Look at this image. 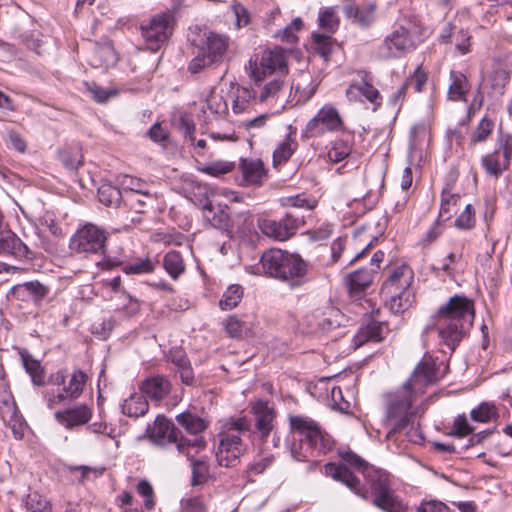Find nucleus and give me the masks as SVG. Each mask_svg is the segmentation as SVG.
<instances>
[{
  "label": "nucleus",
  "instance_id": "1",
  "mask_svg": "<svg viewBox=\"0 0 512 512\" xmlns=\"http://www.w3.org/2000/svg\"><path fill=\"white\" fill-rule=\"evenodd\" d=\"M338 456L343 463L328 462L324 465L325 475L335 481L341 482L356 495L366 498V491L361 481L350 470L363 474L371 486L374 504L386 512H402L403 505L390 490L387 476L376 470L365 459L351 449L338 450Z\"/></svg>",
  "mask_w": 512,
  "mask_h": 512
},
{
  "label": "nucleus",
  "instance_id": "2",
  "mask_svg": "<svg viewBox=\"0 0 512 512\" xmlns=\"http://www.w3.org/2000/svg\"><path fill=\"white\" fill-rule=\"evenodd\" d=\"M475 318L474 303L465 295H454L439 307L435 321L436 330L441 343L451 353L467 337Z\"/></svg>",
  "mask_w": 512,
  "mask_h": 512
},
{
  "label": "nucleus",
  "instance_id": "3",
  "mask_svg": "<svg viewBox=\"0 0 512 512\" xmlns=\"http://www.w3.org/2000/svg\"><path fill=\"white\" fill-rule=\"evenodd\" d=\"M416 382V368L413 369L409 378L395 391L384 395L385 412L388 421L393 423V428L388 437L395 433H401L410 427L404 434V439L414 444L416 431H413V424L416 418V408L413 403L416 399L414 383Z\"/></svg>",
  "mask_w": 512,
  "mask_h": 512
},
{
  "label": "nucleus",
  "instance_id": "4",
  "mask_svg": "<svg viewBox=\"0 0 512 512\" xmlns=\"http://www.w3.org/2000/svg\"><path fill=\"white\" fill-rule=\"evenodd\" d=\"M289 424L291 432L300 436L299 441L294 440L290 447L295 460L308 461L332 450L334 440L315 420L306 416L291 415Z\"/></svg>",
  "mask_w": 512,
  "mask_h": 512
},
{
  "label": "nucleus",
  "instance_id": "5",
  "mask_svg": "<svg viewBox=\"0 0 512 512\" xmlns=\"http://www.w3.org/2000/svg\"><path fill=\"white\" fill-rule=\"evenodd\" d=\"M262 273L270 278L299 287L306 281L308 264L298 254L279 248H270L260 257Z\"/></svg>",
  "mask_w": 512,
  "mask_h": 512
},
{
  "label": "nucleus",
  "instance_id": "6",
  "mask_svg": "<svg viewBox=\"0 0 512 512\" xmlns=\"http://www.w3.org/2000/svg\"><path fill=\"white\" fill-rule=\"evenodd\" d=\"M414 270L403 263L393 268L382 283L380 296L391 312L399 314L412 307L416 300Z\"/></svg>",
  "mask_w": 512,
  "mask_h": 512
},
{
  "label": "nucleus",
  "instance_id": "7",
  "mask_svg": "<svg viewBox=\"0 0 512 512\" xmlns=\"http://www.w3.org/2000/svg\"><path fill=\"white\" fill-rule=\"evenodd\" d=\"M251 427V420L247 416H231L224 420L216 453L220 466L234 467L239 463L240 456L246 451L241 436L250 433Z\"/></svg>",
  "mask_w": 512,
  "mask_h": 512
},
{
  "label": "nucleus",
  "instance_id": "8",
  "mask_svg": "<svg viewBox=\"0 0 512 512\" xmlns=\"http://www.w3.org/2000/svg\"><path fill=\"white\" fill-rule=\"evenodd\" d=\"M145 436L153 445L160 448H167L169 445L174 444L179 454H184L189 447L200 451L204 450L207 446L204 437L189 439L183 436L173 421L162 414L155 418L153 424L147 425Z\"/></svg>",
  "mask_w": 512,
  "mask_h": 512
},
{
  "label": "nucleus",
  "instance_id": "9",
  "mask_svg": "<svg viewBox=\"0 0 512 512\" xmlns=\"http://www.w3.org/2000/svg\"><path fill=\"white\" fill-rule=\"evenodd\" d=\"M108 231L91 222L80 225L69 240V249L72 253L89 257L91 255H104Z\"/></svg>",
  "mask_w": 512,
  "mask_h": 512
},
{
  "label": "nucleus",
  "instance_id": "10",
  "mask_svg": "<svg viewBox=\"0 0 512 512\" xmlns=\"http://www.w3.org/2000/svg\"><path fill=\"white\" fill-rule=\"evenodd\" d=\"M228 49V38L209 32L205 41L197 48V52L188 64L191 74H199L222 61Z\"/></svg>",
  "mask_w": 512,
  "mask_h": 512
},
{
  "label": "nucleus",
  "instance_id": "11",
  "mask_svg": "<svg viewBox=\"0 0 512 512\" xmlns=\"http://www.w3.org/2000/svg\"><path fill=\"white\" fill-rule=\"evenodd\" d=\"M178 10V6H172L171 11H166L152 17L148 24H142L141 35L146 46L151 51H157L162 44L167 41L172 34L174 24L176 22L174 13Z\"/></svg>",
  "mask_w": 512,
  "mask_h": 512
},
{
  "label": "nucleus",
  "instance_id": "12",
  "mask_svg": "<svg viewBox=\"0 0 512 512\" xmlns=\"http://www.w3.org/2000/svg\"><path fill=\"white\" fill-rule=\"evenodd\" d=\"M288 50L281 46L267 48L262 52L259 66L257 61H249L251 68V77L255 82L262 81L267 75L277 74V76H286L289 68L287 63Z\"/></svg>",
  "mask_w": 512,
  "mask_h": 512
},
{
  "label": "nucleus",
  "instance_id": "13",
  "mask_svg": "<svg viewBox=\"0 0 512 512\" xmlns=\"http://www.w3.org/2000/svg\"><path fill=\"white\" fill-rule=\"evenodd\" d=\"M305 218L304 214L289 211L279 220H258V227L265 236L276 241H285L295 235L297 230L305 224Z\"/></svg>",
  "mask_w": 512,
  "mask_h": 512
},
{
  "label": "nucleus",
  "instance_id": "14",
  "mask_svg": "<svg viewBox=\"0 0 512 512\" xmlns=\"http://www.w3.org/2000/svg\"><path fill=\"white\" fill-rule=\"evenodd\" d=\"M343 121L336 108L330 105L323 106L318 113L307 123L302 137L314 138L324 135L326 132L338 131L342 128Z\"/></svg>",
  "mask_w": 512,
  "mask_h": 512
},
{
  "label": "nucleus",
  "instance_id": "15",
  "mask_svg": "<svg viewBox=\"0 0 512 512\" xmlns=\"http://www.w3.org/2000/svg\"><path fill=\"white\" fill-rule=\"evenodd\" d=\"M344 315L333 306L317 308L305 316L309 333H326L341 326Z\"/></svg>",
  "mask_w": 512,
  "mask_h": 512
},
{
  "label": "nucleus",
  "instance_id": "16",
  "mask_svg": "<svg viewBox=\"0 0 512 512\" xmlns=\"http://www.w3.org/2000/svg\"><path fill=\"white\" fill-rule=\"evenodd\" d=\"M447 368L443 359L426 352L418 362V393L423 392L422 387L433 385L442 379Z\"/></svg>",
  "mask_w": 512,
  "mask_h": 512
},
{
  "label": "nucleus",
  "instance_id": "17",
  "mask_svg": "<svg viewBox=\"0 0 512 512\" xmlns=\"http://www.w3.org/2000/svg\"><path fill=\"white\" fill-rule=\"evenodd\" d=\"M412 48L413 42L408 30L404 27H400L385 38L383 43L378 47V54L384 59L396 58L403 53L411 51Z\"/></svg>",
  "mask_w": 512,
  "mask_h": 512
},
{
  "label": "nucleus",
  "instance_id": "18",
  "mask_svg": "<svg viewBox=\"0 0 512 512\" xmlns=\"http://www.w3.org/2000/svg\"><path fill=\"white\" fill-rule=\"evenodd\" d=\"M93 409L87 404H78L56 411L54 418L67 430L86 425L92 418Z\"/></svg>",
  "mask_w": 512,
  "mask_h": 512
},
{
  "label": "nucleus",
  "instance_id": "19",
  "mask_svg": "<svg viewBox=\"0 0 512 512\" xmlns=\"http://www.w3.org/2000/svg\"><path fill=\"white\" fill-rule=\"evenodd\" d=\"M251 412L255 417V429L261 440L266 441L275 426L276 410L267 400L258 399L253 403Z\"/></svg>",
  "mask_w": 512,
  "mask_h": 512
},
{
  "label": "nucleus",
  "instance_id": "20",
  "mask_svg": "<svg viewBox=\"0 0 512 512\" xmlns=\"http://www.w3.org/2000/svg\"><path fill=\"white\" fill-rule=\"evenodd\" d=\"M0 254L18 259H32L33 253L28 246L10 229L0 226Z\"/></svg>",
  "mask_w": 512,
  "mask_h": 512
},
{
  "label": "nucleus",
  "instance_id": "21",
  "mask_svg": "<svg viewBox=\"0 0 512 512\" xmlns=\"http://www.w3.org/2000/svg\"><path fill=\"white\" fill-rule=\"evenodd\" d=\"M375 271L368 268L357 269L345 276V285L353 300H361L373 282Z\"/></svg>",
  "mask_w": 512,
  "mask_h": 512
},
{
  "label": "nucleus",
  "instance_id": "22",
  "mask_svg": "<svg viewBox=\"0 0 512 512\" xmlns=\"http://www.w3.org/2000/svg\"><path fill=\"white\" fill-rule=\"evenodd\" d=\"M387 333L385 322L374 318L373 313L364 319L355 336V344L362 346L367 342H381Z\"/></svg>",
  "mask_w": 512,
  "mask_h": 512
},
{
  "label": "nucleus",
  "instance_id": "23",
  "mask_svg": "<svg viewBox=\"0 0 512 512\" xmlns=\"http://www.w3.org/2000/svg\"><path fill=\"white\" fill-rule=\"evenodd\" d=\"M204 217L211 225L231 235L234 228V219L229 213L227 205L214 207L211 202H207L203 206Z\"/></svg>",
  "mask_w": 512,
  "mask_h": 512
},
{
  "label": "nucleus",
  "instance_id": "24",
  "mask_svg": "<svg viewBox=\"0 0 512 512\" xmlns=\"http://www.w3.org/2000/svg\"><path fill=\"white\" fill-rule=\"evenodd\" d=\"M171 388L170 381L163 375L149 377L140 385V390L144 396L157 403H160L170 393Z\"/></svg>",
  "mask_w": 512,
  "mask_h": 512
},
{
  "label": "nucleus",
  "instance_id": "25",
  "mask_svg": "<svg viewBox=\"0 0 512 512\" xmlns=\"http://www.w3.org/2000/svg\"><path fill=\"white\" fill-rule=\"evenodd\" d=\"M155 202L156 197L149 192L136 188L124 189L123 205L136 213H145L148 208H153Z\"/></svg>",
  "mask_w": 512,
  "mask_h": 512
},
{
  "label": "nucleus",
  "instance_id": "26",
  "mask_svg": "<svg viewBox=\"0 0 512 512\" xmlns=\"http://www.w3.org/2000/svg\"><path fill=\"white\" fill-rule=\"evenodd\" d=\"M375 11V4H367L362 7L349 4L343 8L344 16L363 29L373 24L375 21Z\"/></svg>",
  "mask_w": 512,
  "mask_h": 512
},
{
  "label": "nucleus",
  "instance_id": "27",
  "mask_svg": "<svg viewBox=\"0 0 512 512\" xmlns=\"http://www.w3.org/2000/svg\"><path fill=\"white\" fill-rule=\"evenodd\" d=\"M176 421L188 434L202 437L201 434L208 428V422L203 418L185 411L176 416Z\"/></svg>",
  "mask_w": 512,
  "mask_h": 512
},
{
  "label": "nucleus",
  "instance_id": "28",
  "mask_svg": "<svg viewBox=\"0 0 512 512\" xmlns=\"http://www.w3.org/2000/svg\"><path fill=\"white\" fill-rule=\"evenodd\" d=\"M353 237L357 245L364 246L362 250L355 255L350 264L361 258L377 241V236L373 233L371 224H365L357 227L353 232Z\"/></svg>",
  "mask_w": 512,
  "mask_h": 512
},
{
  "label": "nucleus",
  "instance_id": "29",
  "mask_svg": "<svg viewBox=\"0 0 512 512\" xmlns=\"http://www.w3.org/2000/svg\"><path fill=\"white\" fill-rule=\"evenodd\" d=\"M149 409V403L144 394H131L128 399H125L121 404V411L128 417H141L144 416Z\"/></svg>",
  "mask_w": 512,
  "mask_h": 512
},
{
  "label": "nucleus",
  "instance_id": "30",
  "mask_svg": "<svg viewBox=\"0 0 512 512\" xmlns=\"http://www.w3.org/2000/svg\"><path fill=\"white\" fill-rule=\"evenodd\" d=\"M88 376L80 369H75L70 376L68 384H65L62 391L69 401L78 399L83 393Z\"/></svg>",
  "mask_w": 512,
  "mask_h": 512
},
{
  "label": "nucleus",
  "instance_id": "31",
  "mask_svg": "<svg viewBox=\"0 0 512 512\" xmlns=\"http://www.w3.org/2000/svg\"><path fill=\"white\" fill-rule=\"evenodd\" d=\"M244 181L251 185H260L264 176V165L261 160H241L240 164Z\"/></svg>",
  "mask_w": 512,
  "mask_h": 512
},
{
  "label": "nucleus",
  "instance_id": "32",
  "mask_svg": "<svg viewBox=\"0 0 512 512\" xmlns=\"http://www.w3.org/2000/svg\"><path fill=\"white\" fill-rule=\"evenodd\" d=\"M98 199L107 207H120L124 203V190L121 191L110 183H103L98 188Z\"/></svg>",
  "mask_w": 512,
  "mask_h": 512
},
{
  "label": "nucleus",
  "instance_id": "33",
  "mask_svg": "<svg viewBox=\"0 0 512 512\" xmlns=\"http://www.w3.org/2000/svg\"><path fill=\"white\" fill-rule=\"evenodd\" d=\"M20 355L25 371L30 375L33 384L36 386H43L45 384V380L44 369L42 368L41 363L25 350L20 352Z\"/></svg>",
  "mask_w": 512,
  "mask_h": 512
},
{
  "label": "nucleus",
  "instance_id": "34",
  "mask_svg": "<svg viewBox=\"0 0 512 512\" xmlns=\"http://www.w3.org/2000/svg\"><path fill=\"white\" fill-rule=\"evenodd\" d=\"M163 267L169 276L176 280L185 272V263L179 251L171 250L163 257Z\"/></svg>",
  "mask_w": 512,
  "mask_h": 512
},
{
  "label": "nucleus",
  "instance_id": "35",
  "mask_svg": "<svg viewBox=\"0 0 512 512\" xmlns=\"http://www.w3.org/2000/svg\"><path fill=\"white\" fill-rule=\"evenodd\" d=\"M184 454L187 456V459L191 463L192 486H197L204 483L209 475V464L207 462V458L201 457L199 459H195L193 456H190L187 451Z\"/></svg>",
  "mask_w": 512,
  "mask_h": 512
},
{
  "label": "nucleus",
  "instance_id": "36",
  "mask_svg": "<svg viewBox=\"0 0 512 512\" xmlns=\"http://www.w3.org/2000/svg\"><path fill=\"white\" fill-rule=\"evenodd\" d=\"M482 164L486 172L492 176L498 177L509 166V162L502 158L500 150H496L482 158Z\"/></svg>",
  "mask_w": 512,
  "mask_h": 512
},
{
  "label": "nucleus",
  "instance_id": "37",
  "mask_svg": "<svg viewBox=\"0 0 512 512\" xmlns=\"http://www.w3.org/2000/svg\"><path fill=\"white\" fill-rule=\"evenodd\" d=\"M297 142L288 134L286 138L276 147L273 152L274 165L286 163L297 148Z\"/></svg>",
  "mask_w": 512,
  "mask_h": 512
},
{
  "label": "nucleus",
  "instance_id": "38",
  "mask_svg": "<svg viewBox=\"0 0 512 512\" xmlns=\"http://www.w3.org/2000/svg\"><path fill=\"white\" fill-rule=\"evenodd\" d=\"M158 261L149 257L136 259L133 263L123 266L122 271L127 275L151 274L155 271Z\"/></svg>",
  "mask_w": 512,
  "mask_h": 512
},
{
  "label": "nucleus",
  "instance_id": "39",
  "mask_svg": "<svg viewBox=\"0 0 512 512\" xmlns=\"http://www.w3.org/2000/svg\"><path fill=\"white\" fill-rule=\"evenodd\" d=\"M318 24L321 29L328 33H334L337 31L340 19L336 15L334 7L321 8L318 16Z\"/></svg>",
  "mask_w": 512,
  "mask_h": 512
},
{
  "label": "nucleus",
  "instance_id": "40",
  "mask_svg": "<svg viewBox=\"0 0 512 512\" xmlns=\"http://www.w3.org/2000/svg\"><path fill=\"white\" fill-rule=\"evenodd\" d=\"M243 297V287L238 284L230 285L224 292L219 306L222 310H231L235 308Z\"/></svg>",
  "mask_w": 512,
  "mask_h": 512
},
{
  "label": "nucleus",
  "instance_id": "41",
  "mask_svg": "<svg viewBox=\"0 0 512 512\" xmlns=\"http://www.w3.org/2000/svg\"><path fill=\"white\" fill-rule=\"evenodd\" d=\"M313 46L317 54L328 61L334 46L333 38L330 35L313 33Z\"/></svg>",
  "mask_w": 512,
  "mask_h": 512
},
{
  "label": "nucleus",
  "instance_id": "42",
  "mask_svg": "<svg viewBox=\"0 0 512 512\" xmlns=\"http://www.w3.org/2000/svg\"><path fill=\"white\" fill-rule=\"evenodd\" d=\"M352 151V144L349 140L337 139L333 142L331 149L328 152L329 159L338 163L347 158Z\"/></svg>",
  "mask_w": 512,
  "mask_h": 512
},
{
  "label": "nucleus",
  "instance_id": "43",
  "mask_svg": "<svg viewBox=\"0 0 512 512\" xmlns=\"http://www.w3.org/2000/svg\"><path fill=\"white\" fill-rule=\"evenodd\" d=\"M450 78L452 80L448 90L450 98L453 100L462 99L467 93V88L465 86L466 77L463 74L451 71Z\"/></svg>",
  "mask_w": 512,
  "mask_h": 512
},
{
  "label": "nucleus",
  "instance_id": "44",
  "mask_svg": "<svg viewBox=\"0 0 512 512\" xmlns=\"http://www.w3.org/2000/svg\"><path fill=\"white\" fill-rule=\"evenodd\" d=\"M58 160L70 171H76L82 165V155L78 151L70 149H60L58 151Z\"/></svg>",
  "mask_w": 512,
  "mask_h": 512
},
{
  "label": "nucleus",
  "instance_id": "45",
  "mask_svg": "<svg viewBox=\"0 0 512 512\" xmlns=\"http://www.w3.org/2000/svg\"><path fill=\"white\" fill-rule=\"evenodd\" d=\"M494 129V121L488 117H483L478 123L475 131L471 135V142L473 144L484 142L492 134Z\"/></svg>",
  "mask_w": 512,
  "mask_h": 512
},
{
  "label": "nucleus",
  "instance_id": "46",
  "mask_svg": "<svg viewBox=\"0 0 512 512\" xmlns=\"http://www.w3.org/2000/svg\"><path fill=\"white\" fill-rule=\"evenodd\" d=\"M303 27V21L301 18H295L289 25H287L284 29L279 30L274 37L279 38L284 42L293 44L296 43L298 37L296 32L300 31Z\"/></svg>",
  "mask_w": 512,
  "mask_h": 512
},
{
  "label": "nucleus",
  "instance_id": "47",
  "mask_svg": "<svg viewBox=\"0 0 512 512\" xmlns=\"http://www.w3.org/2000/svg\"><path fill=\"white\" fill-rule=\"evenodd\" d=\"M206 107L215 118H219L228 113L227 102L221 95H216L213 91L206 99Z\"/></svg>",
  "mask_w": 512,
  "mask_h": 512
},
{
  "label": "nucleus",
  "instance_id": "48",
  "mask_svg": "<svg viewBox=\"0 0 512 512\" xmlns=\"http://www.w3.org/2000/svg\"><path fill=\"white\" fill-rule=\"evenodd\" d=\"M19 289L27 293L34 302L43 300L49 293V288L39 281L25 282Z\"/></svg>",
  "mask_w": 512,
  "mask_h": 512
},
{
  "label": "nucleus",
  "instance_id": "49",
  "mask_svg": "<svg viewBox=\"0 0 512 512\" xmlns=\"http://www.w3.org/2000/svg\"><path fill=\"white\" fill-rule=\"evenodd\" d=\"M87 90L91 93L93 99L98 103H106L111 97L118 94L116 89H107L97 85L95 82L85 83Z\"/></svg>",
  "mask_w": 512,
  "mask_h": 512
},
{
  "label": "nucleus",
  "instance_id": "50",
  "mask_svg": "<svg viewBox=\"0 0 512 512\" xmlns=\"http://www.w3.org/2000/svg\"><path fill=\"white\" fill-rule=\"evenodd\" d=\"M137 493L144 498V507L146 510H152L155 507L154 490L149 481L140 480L136 487Z\"/></svg>",
  "mask_w": 512,
  "mask_h": 512
},
{
  "label": "nucleus",
  "instance_id": "51",
  "mask_svg": "<svg viewBox=\"0 0 512 512\" xmlns=\"http://www.w3.org/2000/svg\"><path fill=\"white\" fill-rule=\"evenodd\" d=\"M496 415L494 405L483 402L477 408L472 409L470 416L474 421L486 423Z\"/></svg>",
  "mask_w": 512,
  "mask_h": 512
},
{
  "label": "nucleus",
  "instance_id": "52",
  "mask_svg": "<svg viewBox=\"0 0 512 512\" xmlns=\"http://www.w3.org/2000/svg\"><path fill=\"white\" fill-rule=\"evenodd\" d=\"M255 97L253 92L244 87L237 88V95L233 100L232 109L234 113L238 114L243 112L249 105L251 98Z\"/></svg>",
  "mask_w": 512,
  "mask_h": 512
},
{
  "label": "nucleus",
  "instance_id": "53",
  "mask_svg": "<svg viewBox=\"0 0 512 512\" xmlns=\"http://www.w3.org/2000/svg\"><path fill=\"white\" fill-rule=\"evenodd\" d=\"M473 431L474 428L469 424L467 417L464 414H462L458 415L455 418L452 430L449 432V435L453 437L462 438L469 434H472Z\"/></svg>",
  "mask_w": 512,
  "mask_h": 512
},
{
  "label": "nucleus",
  "instance_id": "54",
  "mask_svg": "<svg viewBox=\"0 0 512 512\" xmlns=\"http://www.w3.org/2000/svg\"><path fill=\"white\" fill-rule=\"evenodd\" d=\"M281 77L282 76H277L275 79L264 85L258 96L259 102H264L268 98L274 97L283 88L284 81Z\"/></svg>",
  "mask_w": 512,
  "mask_h": 512
},
{
  "label": "nucleus",
  "instance_id": "55",
  "mask_svg": "<svg viewBox=\"0 0 512 512\" xmlns=\"http://www.w3.org/2000/svg\"><path fill=\"white\" fill-rule=\"evenodd\" d=\"M287 203L294 209H304L306 212L313 210L317 204L314 199L308 198L304 194L289 197Z\"/></svg>",
  "mask_w": 512,
  "mask_h": 512
},
{
  "label": "nucleus",
  "instance_id": "56",
  "mask_svg": "<svg viewBox=\"0 0 512 512\" xmlns=\"http://www.w3.org/2000/svg\"><path fill=\"white\" fill-rule=\"evenodd\" d=\"M475 225L474 212L471 204L465 206L464 211L455 220V226L459 229L469 230Z\"/></svg>",
  "mask_w": 512,
  "mask_h": 512
},
{
  "label": "nucleus",
  "instance_id": "57",
  "mask_svg": "<svg viewBox=\"0 0 512 512\" xmlns=\"http://www.w3.org/2000/svg\"><path fill=\"white\" fill-rule=\"evenodd\" d=\"M167 359L176 366L177 370L191 363L186 352L180 347L170 349L167 354Z\"/></svg>",
  "mask_w": 512,
  "mask_h": 512
},
{
  "label": "nucleus",
  "instance_id": "58",
  "mask_svg": "<svg viewBox=\"0 0 512 512\" xmlns=\"http://www.w3.org/2000/svg\"><path fill=\"white\" fill-rule=\"evenodd\" d=\"M453 38L455 40V47L461 55H465L470 52L471 35L468 30L460 29L453 35Z\"/></svg>",
  "mask_w": 512,
  "mask_h": 512
},
{
  "label": "nucleus",
  "instance_id": "59",
  "mask_svg": "<svg viewBox=\"0 0 512 512\" xmlns=\"http://www.w3.org/2000/svg\"><path fill=\"white\" fill-rule=\"evenodd\" d=\"M234 168V164L231 162H214L204 166L201 170L211 176L224 175Z\"/></svg>",
  "mask_w": 512,
  "mask_h": 512
},
{
  "label": "nucleus",
  "instance_id": "60",
  "mask_svg": "<svg viewBox=\"0 0 512 512\" xmlns=\"http://www.w3.org/2000/svg\"><path fill=\"white\" fill-rule=\"evenodd\" d=\"M181 512H207L203 499L199 496L188 498L183 502Z\"/></svg>",
  "mask_w": 512,
  "mask_h": 512
},
{
  "label": "nucleus",
  "instance_id": "61",
  "mask_svg": "<svg viewBox=\"0 0 512 512\" xmlns=\"http://www.w3.org/2000/svg\"><path fill=\"white\" fill-rule=\"evenodd\" d=\"M244 323L236 316H230L225 325L227 334L232 338H238L243 331Z\"/></svg>",
  "mask_w": 512,
  "mask_h": 512
},
{
  "label": "nucleus",
  "instance_id": "62",
  "mask_svg": "<svg viewBox=\"0 0 512 512\" xmlns=\"http://www.w3.org/2000/svg\"><path fill=\"white\" fill-rule=\"evenodd\" d=\"M358 91L363 95L369 102L379 105L377 101L380 98L379 91L370 83L363 82L358 86Z\"/></svg>",
  "mask_w": 512,
  "mask_h": 512
},
{
  "label": "nucleus",
  "instance_id": "63",
  "mask_svg": "<svg viewBox=\"0 0 512 512\" xmlns=\"http://www.w3.org/2000/svg\"><path fill=\"white\" fill-rule=\"evenodd\" d=\"M418 512H450L449 507L441 501H422L418 506Z\"/></svg>",
  "mask_w": 512,
  "mask_h": 512
},
{
  "label": "nucleus",
  "instance_id": "64",
  "mask_svg": "<svg viewBox=\"0 0 512 512\" xmlns=\"http://www.w3.org/2000/svg\"><path fill=\"white\" fill-rule=\"evenodd\" d=\"M501 156L510 163L512 158V135L502 134L499 138Z\"/></svg>",
  "mask_w": 512,
  "mask_h": 512
}]
</instances>
